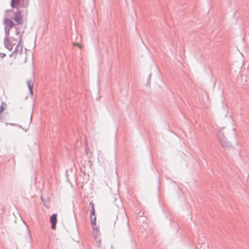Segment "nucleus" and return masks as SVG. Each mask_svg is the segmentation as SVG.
Listing matches in <instances>:
<instances>
[{
  "label": "nucleus",
  "instance_id": "nucleus-11",
  "mask_svg": "<svg viewBox=\"0 0 249 249\" xmlns=\"http://www.w3.org/2000/svg\"><path fill=\"white\" fill-rule=\"evenodd\" d=\"M89 205L91 206V210L90 211V215L95 216L93 203L92 202H90L89 203Z\"/></svg>",
  "mask_w": 249,
  "mask_h": 249
},
{
  "label": "nucleus",
  "instance_id": "nucleus-9",
  "mask_svg": "<svg viewBox=\"0 0 249 249\" xmlns=\"http://www.w3.org/2000/svg\"><path fill=\"white\" fill-rule=\"evenodd\" d=\"M27 84L28 87V88L30 90V93L31 95L33 94V91L32 90L33 87V83L31 80H28L27 81Z\"/></svg>",
  "mask_w": 249,
  "mask_h": 249
},
{
  "label": "nucleus",
  "instance_id": "nucleus-21",
  "mask_svg": "<svg viewBox=\"0 0 249 249\" xmlns=\"http://www.w3.org/2000/svg\"><path fill=\"white\" fill-rule=\"evenodd\" d=\"M127 226H128V225H129V224H128V221H127Z\"/></svg>",
  "mask_w": 249,
  "mask_h": 249
},
{
  "label": "nucleus",
  "instance_id": "nucleus-19",
  "mask_svg": "<svg viewBox=\"0 0 249 249\" xmlns=\"http://www.w3.org/2000/svg\"><path fill=\"white\" fill-rule=\"evenodd\" d=\"M124 216H125V217H126V215L125 213H124Z\"/></svg>",
  "mask_w": 249,
  "mask_h": 249
},
{
  "label": "nucleus",
  "instance_id": "nucleus-3",
  "mask_svg": "<svg viewBox=\"0 0 249 249\" xmlns=\"http://www.w3.org/2000/svg\"><path fill=\"white\" fill-rule=\"evenodd\" d=\"M3 25L4 26V33L5 35H7L10 34V30L13 27H15L16 30V23H15L13 21L7 18H5L3 19Z\"/></svg>",
  "mask_w": 249,
  "mask_h": 249
},
{
  "label": "nucleus",
  "instance_id": "nucleus-8",
  "mask_svg": "<svg viewBox=\"0 0 249 249\" xmlns=\"http://www.w3.org/2000/svg\"><path fill=\"white\" fill-rule=\"evenodd\" d=\"M20 0H11V6L13 8H18L20 4Z\"/></svg>",
  "mask_w": 249,
  "mask_h": 249
},
{
  "label": "nucleus",
  "instance_id": "nucleus-20",
  "mask_svg": "<svg viewBox=\"0 0 249 249\" xmlns=\"http://www.w3.org/2000/svg\"><path fill=\"white\" fill-rule=\"evenodd\" d=\"M41 200H42V201H44V199H43V197H41Z\"/></svg>",
  "mask_w": 249,
  "mask_h": 249
},
{
  "label": "nucleus",
  "instance_id": "nucleus-15",
  "mask_svg": "<svg viewBox=\"0 0 249 249\" xmlns=\"http://www.w3.org/2000/svg\"><path fill=\"white\" fill-rule=\"evenodd\" d=\"M28 2L26 1V2H24L23 5L22 6V7H26L28 6Z\"/></svg>",
  "mask_w": 249,
  "mask_h": 249
},
{
  "label": "nucleus",
  "instance_id": "nucleus-13",
  "mask_svg": "<svg viewBox=\"0 0 249 249\" xmlns=\"http://www.w3.org/2000/svg\"><path fill=\"white\" fill-rule=\"evenodd\" d=\"M151 73H150L149 75V76H148L147 82V85H149V84H150V81L151 80Z\"/></svg>",
  "mask_w": 249,
  "mask_h": 249
},
{
  "label": "nucleus",
  "instance_id": "nucleus-16",
  "mask_svg": "<svg viewBox=\"0 0 249 249\" xmlns=\"http://www.w3.org/2000/svg\"><path fill=\"white\" fill-rule=\"evenodd\" d=\"M8 12H12L14 13V11L13 10H7L5 11V13H8Z\"/></svg>",
  "mask_w": 249,
  "mask_h": 249
},
{
  "label": "nucleus",
  "instance_id": "nucleus-18",
  "mask_svg": "<svg viewBox=\"0 0 249 249\" xmlns=\"http://www.w3.org/2000/svg\"><path fill=\"white\" fill-rule=\"evenodd\" d=\"M29 241L31 242V236L30 235H29Z\"/></svg>",
  "mask_w": 249,
  "mask_h": 249
},
{
  "label": "nucleus",
  "instance_id": "nucleus-5",
  "mask_svg": "<svg viewBox=\"0 0 249 249\" xmlns=\"http://www.w3.org/2000/svg\"><path fill=\"white\" fill-rule=\"evenodd\" d=\"M221 128L218 129L217 132V138L223 147H229L230 146V143L227 140Z\"/></svg>",
  "mask_w": 249,
  "mask_h": 249
},
{
  "label": "nucleus",
  "instance_id": "nucleus-12",
  "mask_svg": "<svg viewBox=\"0 0 249 249\" xmlns=\"http://www.w3.org/2000/svg\"><path fill=\"white\" fill-rule=\"evenodd\" d=\"M6 107V104L4 102H2L1 103L0 107V112H2L3 110H5V107Z\"/></svg>",
  "mask_w": 249,
  "mask_h": 249
},
{
  "label": "nucleus",
  "instance_id": "nucleus-7",
  "mask_svg": "<svg viewBox=\"0 0 249 249\" xmlns=\"http://www.w3.org/2000/svg\"><path fill=\"white\" fill-rule=\"evenodd\" d=\"M50 222L52 224L51 228L53 230L56 229V224L57 223V214L53 213L50 217Z\"/></svg>",
  "mask_w": 249,
  "mask_h": 249
},
{
  "label": "nucleus",
  "instance_id": "nucleus-4",
  "mask_svg": "<svg viewBox=\"0 0 249 249\" xmlns=\"http://www.w3.org/2000/svg\"><path fill=\"white\" fill-rule=\"evenodd\" d=\"M221 128L218 129L217 132V138L223 147H229L230 146V143L227 140Z\"/></svg>",
  "mask_w": 249,
  "mask_h": 249
},
{
  "label": "nucleus",
  "instance_id": "nucleus-17",
  "mask_svg": "<svg viewBox=\"0 0 249 249\" xmlns=\"http://www.w3.org/2000/svg\"><path fill=\"white\" fill-rule=\"evenodd\" d=\"M73 45L74 46H78L79 47H81L80 45L79 44H78V43H73Z\"/></svg>",
  "mask_w": 249,
  "mask_h": 249
},
{
  "label": "nucleus",
  "instance_id": "nucleus-14",
  "mask_svg": "<svg viewBox=\"0 0 249 249\" xmlns=\"http://www.w3.org/2000/svg\"><path fill=\"white\" fill-rule=\"evenodd\" d=\"M5 54L4 53H0V57L3 58L5 56Z\"/></svg>",
  "mask_w": 249,
  "mask_h": 249
},
{
  "label": "nucleus",
  "instance_id": "nucleus-10",
  "mask_svg": "<svg viewBox=\"0 0 249 249\" xmlns=\"http://www.w3.org/2000/svg\"><path fill=\"white\" fill-rule=\"evenodd\" d=\"M90 218L91 223L93 226V229L94 230L95 228L94 227V226H95V227L96 226V216H95L90 215Z\"/></svg>",
  "mask_w": 249,
  "mask_h": 249
},
{
  "label": "nucleus",
  "instance_id": "nucleus-6",
  "mask_svg": "<svg viewBox=\"0 0 249 249\" xmlns=\"http://www.w3.org/2000/svg\"><path fill=\"white\" fill-rule=\"evenodd\" d=\"M14 19L17 23L16 25L19 24H22V18L19 11H17L15 12Z\"/></svg>",
  "mask_w": 249,
  "mask_h": 249
},
{
  "label": "nucleus",
  "instance_id": "nucleus-1",
  "mask_svg": "<svg viewBox=\"0 0 249 249\" xmlns=\"http://www.w3.org/2000/svg\"><path fill=\"white\" fill-rule=\"evenodd\" d=\"M16 35L18 37V43L14 51L9 55V57L15 59L18 54L21 55L23 53V45L22 44V35H19V31L18 28H16Z\"/></svg>",
  "mask_w": 249,
  "mask_h": 249
},
{
  "label": "nucleus",
  "instance_id": "nucleus-2",
  "mask_svg": "<svg viewBox=\"0 0 249 249\" xmlns=\"http://www.w3.org/2000/svg\"><path fill=\"white\" fill-rule=\"evenodd\" d=\"M17 43H18L17 38L14 36H11L10 34L5 36L3 39L4 46L9 51H12Z\"/></svg>",
  "mask_w": 249,
  "mask_h": 249
}]
</instances>
